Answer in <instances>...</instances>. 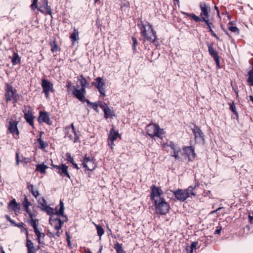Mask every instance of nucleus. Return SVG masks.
<instances>
[{"label": "nucleus", "mask_w": 253, "mask_h": 253, "mask_svg": "<svg viewBox=\"0 0 253 253\" xmlns=\"http://www.w3.org/2000/svg\"><path fill=\"white\" fill-rule=\"evenodd\" d=\"M150 200L153 202L154 210L159 215H166L170 209V205L163 197L164 192L160 187L152 185L150 187Z\"/></svg>", "instance_id": "f257e3e1"}, {"label": "nucleus", "mask_w": 253, "mask_h": 253, "mask_svg": "<svg viewBox=\"0 0 253 253\" xmlns=\"http://www.w3.org/2000/svg\"><path fill=\"white\" fill-rule=\"evenodd\" d=\"M140 34L143 38V42H148L150 43H155L158 41L157 32L153 28L152 25L148 21L141 20L138 23Z\"/></svg>", "instance_id": "f03ea898"}, {"label": "nucleus", "mask_w": 253, "mask_h": 253, "mask_svg": "<svg viewBox=\"0 0 253 253\" xmlns=\"http://www.w3.org/2000/svg\"><path fill=\"white\" fill-rule=\"evenodd\" d=\"M200 16H197L194 13H189L184 11H181V14L188 16L193 19L196 22H203L209 19L211 12V7L207 4L205 2H201L200 4Z\"/></svg>", "instance_id": "7ed1b4c3"}, {"label": "nucleus", "mask_w": 253, "mask_h": 253, "mask_svg": "<svg viewBox=\"0 0 253 253\" xmlns=\"http://www.w3.org/2000/svg\"><path fill=\"white\" fill-rule=\"evenodd\" d=\"M198 185L199 182H197L194 186H189L186 189H178L171 191L176 200L183 202L189 197L196 196V194L195 192V189Z\"/></svg>", "instance_id": "20e7f679"}, {"label": "nucleus", "mask_w": 253, "mask_h": 253, "mask_svg": "<svg viewBox=\"0 0 253 253\" xmlns=\"http://www.w3.org/2000/svg\"><path fill=\"white\" fill-rule=\"evenodd\" d=\"M4 96L6 103L12 101L15 104L19 100L20 95L17 93L16 90L10 84L5 83Z\"/></svg>", "instance_id": "39448f33"}, {"label": "nucleus", "mask_w": 253, "mask_h": 253, "mask_svg": "<svg viewBox=\"0 0 253 253\" xmlns=\"http://www.w3.org/2000/svg\"><path fill=\"white\" fill-rule=\"evenodd\" d=\"M145 129L147 134L151 138H154L155 136L160 138L164 134L163 129L160 128L156 124H150L146 126Z\"/></svg>", "instance_id": "423d86ee"}, {"label": "nucleus", "mask_w": 253, "mask_h": 253, "mask_svg": "<svg viewBox=\"0 0 253 253\" xmlns=\"http://www.w3.org/2000/svg\"><path fill=\"white\" fill-rule=\"evenodd\" d=\"M67 220L66 215H52L49 217V222L52 226L56 230H59L61 229L64 222Z\"/></svg>", "instance_id": "0eeeda50"}, {"label": "nucleus", "mask_w": 253, "mask_h": 253, "mask_svg": "<svg viewBox=\"0 0 253 253\" xmlns=\"http://www.w3.org/2000/svg\"><path fill=\"white\" fill-rule=\"evenodd\" d=\"M18 124V121L11 120L9 121L8 125L7 126V134H11L12 137L15 139H18L19 138L20 133L17 127Z\"/></svg>", "instance_id": "6e6552de"}, {"label": "nucleus", "mask_w": 253, "mask_h": 253, "mask_svg": "<svg viewBox=\"0 0 253 253\" xmlns=\"http://www.w3.org/2000/svg\"><path fill=\"white\" fill-rule=\"evenodd\" d=\"M59 206L60 208L59 210H58L57 207H56L55 209H54L47 205L43 210H42V211H45L47 214L49 215L50 216L52 215L56 214L63 216L64 207L63 202L62 200L60 201Z\"/></svg>", "instance_id": "1a4fd4ad"}, {"label": "nucleus", "mask_w": 253, "mask_h": 253, "mask_svg": "<svg viewBox=\"0 0 253 253\" xmlns=\"http://www.w3.org/2000/svg\"><path fill=\"white\" fill-rule=\"evenodd\" d=\"M82 165L83 168L85 169V170L90 171L93 170L96 167L94 158L88 156L87 155H85L84 157Z\"/></svg>", "instance_id": "9d476101"}, {"label": "nucleus", "mask_w": 253, "mask_h": 253, "mask_svg": "<svg viewBox=\"0 0 253 253\" xmlns=\"http://www.w3.org/2000/svg\"><path fill=\"white\" fill-rule=\"evenodd\" d=\"M24 113V118L26 122L28 123L33 128L34 127V116L33 115V109L32 107L29 106H25L23 110Z\"/></svg>", "instance_id": "9b49d317"}, {"label": "nucleus", "mask_w": 253, "mask_h": 253, "mask_svg": "<svg viewBox=\"0 0 253 253\" xmlns=\"http://www.w3.org/2000/svg\"><path fill=\"white\" fill-rule=\"evenodd\" d=\"M92 85L96 87L100 95L105 97V83L101 77H97L94 79V82L92 83Z\"/></svg>", "instance_id": "f8f14e48"}, {"label": "nucleus", "mask_w": 253, "mask_h": 253, "mask_svg": "<svg viewBox=\"0 0 253 253\" xmlns=\"http://www.w3.org/2000/svg\"><path fill=\"white\" fill-rule=\"evenodd\" d=\"M51 165L54 168L57 170V172L61 177L63 178L67 177L69 179H71V176L68 170V167L65 164H62L60 165H55L52 164Z\"/></svg>", "instance_id": "ddd939ff"}, {"label": "nucleus", "mask_w": 253, "mask_h": 253, "mask_svg": "<svg viewBox=\"0 0 253 253\" xmlns=\"http://www.w3.org/2000/svg\"><path fill=\"white\" fill-rule=\"evenodd\" d=\"M64 133L65 138L68 139V140L72 141L74 143L80 142V135L76 130L73 131L71 129H64Z\"/></svg>", "instance_id": "4468645a"}, {"label": "nucleus", "mask_w": 253, "mask_h": 253, "mask_svg": "<svg viewBox=\"0 0 253 253\" xmlns=\"http://www.w3.org/2000/svg\"><path fill=\"white\" fill-rule=\"evenodd\" d=\"M41 81V85L42 88V92L44 93L45 97L48 98L49 96V91H54L53 84L52 83L45 79H42Z\"/></svg>", "instance_id": "2eb2a0df"}, {"label": "nucleus", "mask_w": 253, "mask_h": 253, "mask_svg": "<svg viewBox=\"0 0 253 253\" xmlns=\"http://www.w3.org/2000/svg\"><path fill=\"white\" fill-rule=\"evenodd\" d=\"M182 150L185 159H187L188 162H192L194 160L196 154L193 147L185 146L183 147Z\"/></svg>", "instance_id": "dca6fc26"}, {"label": "nucleus", "mask_w": 253, "mask_h": 253, "mask_svg": "<svg viewBox=\"0 0 253 253\" xmlns=\"http://www.w3.org/2000/svg\"><path fill=\"white\" fill-rule=\"evenodd\" d=\"M164 147H169L172 150V153H170V156L173 157L175 160L179 159V153L181 152V149L178 147L173 142L169 141V142L164 143L163 144Z\"/></svg>", "instance_id": "f3484780"}, {"label": "nucleus", "mask_w": 253, "mask_h": 253, "mask_svg": "<svg viewBox=\"0 0 253 253\" xmlns=\"http://www.w3.org/2000/svg\"><path fill=\"white\" fill-rule=\"evenodd\" d=\"M120 136L118 130H115L114 127H112L110 130L108 137L107 141L108 145L111 149H113L114 146V141Z\"/></svg>", "instance_id": "a211bd4d"}, {"label": "nucleus", "mask_w": 253, "mask_h": 253, "mask_svg": "<svg viewBox=\"0 0 253 253\" xmlns=\"http://www.w3.org/2000/svg\"><path fill=\"white\" fill-rule=\"evenodd\" d=\"M73 94L82 102H84L85 100H87V99L85 98L86 90L84 88L81 87V89H79L76 86H74Z\"/></svg>", "instance_id": "6ab92c4d"}, {"label": "nucleus", "mask_w": 253, "mask_h": 253, "mask_svg": "<svg viewBox=\"0 0 253 253\" xmlns=\"http://www.w3.org/2000/svg\"><path fill=\"white\" fill-rule=\"evenodd\" d=\"M31 206V203L29 202L26 197H25L24 200L22 203V206L24 211L27 213L30 218H34L37 215V212L34 210H30L29 208Z\"/></svg>", "instance_id": "aec40b11"}, {"label": "nucleus", "mask_w": 253, "mask_h": 253, "mask_svg": "<svg viewBox=\"0 0 253 253\" xmlns=\"http://www.w3.org/2000/svg\"><path fill=\"white\" fill-rule=\"evenodd\" d=\"M192 130L196 141H204V134L198 126L194 124Z\"/></svg>", "instance_id": "412c9836"}, {"label": "nucleus", "mask_w": 253, "mask_h": 253, "mask_svg": "<svg viewBox=\"0 0 253 253\" xmlns=\"http://www.w3.org/2000/svg\"><path fill=\"white\" fill-rule=\"evenodd\" d=\"M38 10L42 13L51 15L52 12L50 7L48 5V0H43V3L41 4L37 8Z\"/></svg>", "instance_id": "4be33fe9"}, {"label": "nucleus", "mask_w": 253, "mask_h": 253, "mask_svg": "<svg viewBox=\"0 0 253 253\" xmlns=\"http://www.w3.org/2000/svg\"><path fill=\"white\" fill-rule=\"evenodd\" d=\"M38 120L40 123H45L48 125L51 124L49 114L47 112L40 111Z\"/></svg>", "instance_id": "5701e85b"}, {"label": "nucleus", "mask_w": 253, "mask_h": 253, "mask_svg": "<svg viewBox=\"0 0 253 253\" xmlns=\"http://www.w3.org/2000/svg\"><path fill=\"white\" fill-rule=\"evenodd\" d=\"M8 206L9 209H11L14 212H18L20 210V205L16 202L14 199L9 202Z\"/></svg>", "instance_id": "b1692460"}, {"label": "nucleus", "mask_w": 253, "mask_h": 253, "mask_svg": "<svg viewBox=\"0 0 253 253\" xmlns=\"http://www.w3.org/2000/svg\"><path fill=\"white\" fill-rule=\"evenodd\" d=\"M101 109L103 111L104 113V118L107 119L108 118H111L114 116V113L113 110H111L108 105L104 108L103 106H101Z\"/></svg>", "instance_id": "393cba45"}, {"label": "nucleus", "mask_w": 253, "mask_h": 253, "mask_svg": "<svg viewBox=\"0 0 253 253\" xmlns=\"http://www.w3.org/2000/svg\"><path fill=\"white\" fill-rule=\"evenodd\" d=\"M250 63L252 65V68L247 75L248 77L247 81L251 86H253V58L250 60Z\"/></svg>", "instance_id": "a878e982"}, {"label": "nucleus", "mask_w": 253, "mask_h": 253, "mask_svg": "<svg viewBox=\"0 0 253 253\" xmlns=\"http://www.w3.org/2000/svg\"><path fill=\"white\" fill-rule=\"evenodd\" d=\"M203 22L206 24L207 29H209V32L211 34V35L216 38V40H219V37L216 35V34L214 33L211 28L212 23L210 21V19L204 21Z\"/></svg>", "instance_id": "bb28decb"}, {"label": "nucleus", "mask_w": 253, "mask_h": 253, "mask_svg": "<svg viewBox=\"0 0 253 253\" xmlns=\"http://www.w3.org/2000/svg\"><path fill=\"white\" fill-rule=\"evenodd\" d=\"M207 45L208 47V51L211 56L212 57L213 59L219 57L218 52L214 49L213 46V44L212 43H208Z\"/></svg>", "instance_id": "cd10ccee"}, {"label": "nucleus", "mask_w": 253, "mask_h": 253, "mask_svg": "<svg viewBox=\"0 0 253 253\" xmlns=\"http://www.w3.org/2000/svg\"><path fill=\"white\" fill-rule=\"evenodd\" d=\"M43 133V132H40V136L37 139V142L39 144V148L42 150L44 149L48 146V143L46 142H44L42 139V135Z\"/></svg>", "instance_id": "c85d7f7f"}, {"label": "nucleus", "mask_w": 253, "mask_h": 253, "mask_svg": "<svg viewBox=\"0 0 253 253\" xmlns=\"http://www.w3.org/2000/svg\"><path fill=\"white\" fill-rule=\"evenodd\" d=\"M14 226L20 228L21 232L25 233L26 235V237L28 236V232L27 229L26 227V225L23 222H20V223H15Z\"/></svg>", "instance_id": "c756f323"}, {"label": "nucleus", "mask_w": 253, "mask_h": 253, "mask_svg": "<svg viewBox=\"0 0 253 253\" xmlns=\"http://www.w3.org/2000/svg\"><path fill=\"white\" fill-rule=\"evenodd\" d=\"M48 168V167L46 165H44V163H42L36 165V170L40 172L41 174H45V170Z\"/></svg>", "instance_id": "7c9ffc66"}, {"label": "nucleus", "mask_w": 253, "mask_h": 253, "mask_svg": "<svg viewBox=\"0 0 253 253\" xmlns=\"http://www.w3.org/2000/svg\"><path fill=\"white\" fill-rule=\"evenodd\" d=\"M21 61L20 57L17 52H14L12 57L11 58V62L13 65H16L20 63Z\"/></svg>", "instance_id": "2f4dec72"}, {"label": "nucleus", "mask_w": 253, "mask_h": 253, "mask_svg": "<svg viewBox=\"0 0 253 253\" xmlns=\"http://www.w3.org/2000/svg\"><path fill=\"white\" fill-rule=\"evenodd\" d=\"M29 223L30 225L33 227L34 231L38 230V226L39 225V221L38 219H34L33 218H31V219L29 220Z\"/></svg>", "instance_id": "473e14b6"}, {"label": "nucleus", "mask_w": 253, "mask_h": 253, "mask_svg": "<svg viewBox=\"0 0 253 253\" xmlns=\"http://www.w3.org/2000/svg\"><path fill=\"white\" fill-rule=\"evenodd\" d=\"M50 45L51 51L53 53L60 51V48L57 45V42L55 40H54L53 42L50 43Z\"/></svg>", "instance_id": "72a5a7b5"}, {"label": "nucleus", "mask_w": 253, "mask_h": 253, "mask_svg": "<svg viewBox=\"0 0 253 253\" xmlns=\"http://www.w3.org/2000/svg\"><path fill=\"white\" fill-rule=\"evenodd\" d=\"M114 248L117 253H126L123 248L122 244H119L118 242H116V243L115 244Z\"/></svg>", "instance_id": "f704fd0d"}, {"label": "nucleus", "mask_w": 253, "mask_h": 253, "mask_svg": "<svg viewBox=\"0 0 253 253\" xmlns=\"http://www.w3.org/2000/svg\"><path fill=\"white\" fill-rule=\"evenodd\" d=\"M35 234L37 236V241L39 244H42L41 239H43L45 237V234L43 233H41L39 229L34 231Z\"/></svg>", "instance_id": "c9c22d12"}, {"label": "nucleus", "mask_w": 253, "mask_h": 253, "mask_svg": "<svg viewBox=\"0 0 253 253\" xmlns=\"http://www.w3.org/2000/svg\"><path fill=\"white\" fill-rule=\"evenodd\" d=\"M85 102L88 105L91 106L92 108L96 112H98V104L97 102H91L88 99L85 100Z\"/></svg>", "instance_id": "e433bc0d"}, {"label": "nucleus", "mask_w": 253, "mask_h": 253, "mask_svg": "<svg viewBox=\"0 0 253 253\" xmlns=\"http://www.w3.org/2000/svg\"><path fill=\"white\" fill-rule=\"evenodd\" d=\"M94 225L96 228L98 236H99L100 238H101V236L104 233V230L103 228L100 225H98L94 223Z\"/></svg>", "instance_id": "4c0bfd02"}, {"label": "nucleus", "mask_w": 253, "mask_h": 253, "mask_svg": "<svg viewBox=\"0 0 253 253\" xmlns=\"http://www.w3.org/2000/svg\"><path fill=\"white\" fill-rule=\"evenodd\" d=\"M70 39L73 42H75L79 39V32L77 30L74 29V32L71 35Z\"/></svg>", "instance_id": "58836bf2"}, {"label": "nucleus", "mask_w": 253, "mask_h": 253, "mask_svg": "<svg viewBox=\"0 0 253 253\" xmlns=\"http://www.w3.org/2000/svg\"><path fill=\"white\" fill-rule=\"evenodd\" d=\"M38 202L39 205H40L39 207L42 210H43L44 207L47 206L45 200L42 197L39 198Z\"/></svg>", "instance_id": "ea45409f"}, {"label": "nucleus", "mask_w": 253, "mask_h": 253, "mask_svg": "<svg viewBox=\"0 0 253 253\" xmlns=\"http://www.w3.org/2000/svg\"><path fill=\"white\" fill-rule=\"evenodd\" d=\"M230 106V110L233 113V114L236 116V118H238V113L236 109V107L234 104V101H232L231 103H229Z\"/></svg>", "instance_id": "a19ab883"}, {"label": "nucleus", "mask_w": 253, "mask_h": 253, "mask_svg": "<svg viewBox=\"0 0 253 253\" xmlns=\"http://www.w3.org/2000/svg\"><path fill=\"white\" fill-rule=\"evenodd\" d=\"M232 22L229 23L228 26V29H229V30H230L232 32L239 34V29L236 26H232Z\"/></svg>", "instance_id": "79ce46f5"}, {"label": "nucleus", "mask_w": 253, "mask_h": 253, "mask_svg": "<svg viewBox=\"0 0 253 253\" xmlns=\"http://www.w3.org/2000/svg\"><path fill=\"white\" fill-rule=\"evenodd\" d=\"M131 40L132 41V49L133 50V52L134 53H135L136 52V46L138 44V42L136 38L134 37H131Z\"/></svg>", "instance_id": "37998d69"}, {"label": "nucleus", "mask_w": 253, "mask_h": 253, "mask_svg": "<svg viewBox=\"0 0 253 253\" xmlns=\"http://www.w3.org/2000/svg\"><path fill=\"white\" fill-rule=\"evenodd\" d=\"M66 160L70 162L71 164H73L74 162V159L72 157L71 154L70 153H66Z\"/></svg>", "instance_id": "c03bdc74"}, {"label": "nucleus", "mask_w": 253, "mask_h": 253, "mask_svg": "<svg viewBox=\"0 0 253 253\" xmlns=\"http://www.w3.org/2000/svg\"><path fill=\"white\" fill-rule=\"evenodd\" d=\"M38 0H33L32 3L31 5V8L34 11L38 8Z\"/></svg>", "instance_id": "a18cd8bd"}, {"label": "nucleus", "mask_w": 253, "mask_h": 253, "mask_svg": "<svg viewBox=\"0 0 253 253\" xmlns=\"http://www.w3.org/2000/svg\"><path fill=\"white\" fill-rule=\"evenodd\" d=\"M80 83L81 85V87L85 89L87 84V81L85 78L83 80H81V82Z\"/></svg>", "instance_id": "49530a36"}, {"label": "nucleus", "mask_w": 253, "mask_h": 253, "mask_svg": "<svg viewBox=\"0 0 253 253\" xmlns=\"http://www.w3.org/2000/svg\"><path fill=\"white\" fill-rule=\"evenodd\" d=\"M27 240H26V247L27 248H29L30 247H32L34 246L33 242L28 239V236L26 237Z\"/></svg>", "instance_id": "de8ad7c7"}, {"label": "nucleus", "mask_w": 253, "mask_h": 253, "mask_svg": "<svg viewBox=\"0 0 253 253\" xmlns=\"http://www.w3.org/2000/svg\"><path fill=\"white\" fill-rule=\"evenodd\" d=\"M198 245V242H193L191 244L190 247L191 248V250L193 252L194 250H195L196 249V247Z\"/></svg>", "instance_id": "09e8293b"}, {"label": "nucleus", "mask_w": 253, "mask_h": 253, "mask_svg": "<svg viewBox=\"0 0 253 253\" xmlns=\"http://www.w3.org/2000/svg\"><path fill=\"white\" fill-rule=\"evenodd\" d=\"M66 129H71L73 131L76 130V128L74 126V124L72 123L70 126H67L65 127Z\"/></svg>", "instance_id": "8fccbe9b"}, {"label": "nucleus", "mask_w": 253, "mask_h": 253, "mask_svg": "<svg viewBox=\"0 0 253 253\" xmlns=\"http://www.w3.org/2000/svg\"><path fill=\"white\" fill-rule=\"evenodd\" d=\"M27 253H36V250L34 246L27 248Z\"/></svg>", "instance_id": "3c124183"}, {"label": "nucleus", "mask_w": 253, "mask_h": 253, "mask_svg": "<svg viewBox=\"0 0 253 253\" xmlns=\"http://www.w3.org/2000/svg\"><path fill=\"white\" fill-rule=\"evenodd\" d=\"M5 218H6V219L9 221V222H10V223H11L13 226L14 225V224H15V223H16V222H15L13 220H12V219L10 218V217L9 215H5Z\"/></svg>", "instance_id": "603ef678"}, {"label": "nucleus", "mask_w": 253, "mask_h": 253, "mask_svg": "<svg viewBox=\"0 0 253 253\" xmlns=\"http://www.w3.org/2000/svg\"><path fill=\"white\" fill-rule=\"evenodd\" d=\"M214 61L216 63V67L217 69H220V60H219V57H217L216 58L214 59Z\"/></svg>", "instance_id": "864d4df0"}, {"label": "nucleus", "mask_w": 253, "mask_h": 253, "mask_svg": "<svg viewBox=\"0 0 253 253\" xmlns=\"http://www.w3.org/2000/svg\"><path fill=\"white\" fill-rule=\"evenodd\" d=\"M66 235L67 237V241L68 246H70L71 244V241H70V236L68 234L67 232H66Z\"/></svg>", "instance_id": "5fc2aeb1"}, {"label": "nucleus", "mask_w": 253, "mask_h": 253, "mask_svg": "<svg viewBox=\"0 0 253 253\" xmlns=\"http://www.w3.org/2000/svg\"><path fill=\"white\" fill-rule=\"evenodd\" d=\"M97 103L98 104V106H99L100 108L101 106H103L104 108H105L107 105L106 103L103 102L102 101H98Z\"/></svg>", "instance_id": "6e6d98bb"}, {"label": "nucleus", "mask_w": 253, "mask_h": 253, "mask_svg": "<svg viewBox=\"0 0 253 253\" xmlns=\"http://www.w3.org/2000/svg\"><path fill=\"white\" fill-rule=\"evenodd\" d=\"M186 253H193V251L191 250L189 246H187L185 248Z\"/></svg>", "instance_id": "4d7b16f0"}, {"label": "nucleus", "mask_w": 253, "mask_h": 253, "mask_svg": "<svg viewBox=\"0 0 253 253\" xmlns=\"http://www.w3.org/2000/svg\"><path fill=\"white\" fill-rule=\"evenodd\" d=\"M31 193L33 194V195L35 196L36 198H37L39 195V193L37 190L35 191L34 190L33 191H32Z\"/></svg>", "instance_id": "13d9d810"}, {"label": "nucleus", "mask_w": 253, "mask_h": 253, "mask_svg": "<svg viewBox=\"0 0 253 253\" xmlns=\"http://www.w3.org/2000/svg\"><path fill=\"white\" fill-rule=\"evenodd\" d=\"M27 188L28 189V190L31 192H32V191L34 190V186L33 184H30L29 185H28L27 186Z\"/></svg>", "instance_id": "bf43d9fd"}, {"label": "nucleus", "mask_w": 253, "mask_h": 253, "mask_svg": "<svg viewBox=\"0 0 253 253\" xmlns=\"http://www.w3.org/2000/svg\"><path fill=\"white\" fill-rule=\"evenodd\" d=\"M71 84H72V83L71 81H68L67 82V84H66V87H67V88L68 89H69L71 86Z\"/></svg>", "instance_id": "052dcab7"}, {"label": "nucleus", "mask_w": 253, "mask_h": 253, "mask_svg": "<svg viewBox=\"0 0 253 253\" xmlns=\"http://www.w3.org/2000/svg\"><path fill=\"white\" fill-rule=\"evenodd\" d=\"M204 196H209L210 197H211L210 195L211 194V191H207L204 192Z\"/></svg>", "instance_id": "680f3d73"}, {"label": "nucleus", "mask_w": 253, "mask_h": 253, "mask_svg": "<svg viewBox=\"0 0 253 253\" xmlns=\"http://www.w3.org/2000/svg\"><path fill=\"white\" fill-rule=\"evenodd\" d=\"M16 163L17 165H18L19 164V155L18 153H16Z\"/></svg>", "instance_id": "e2e57ef3"}, {"label": "nucleus", "mask_w": 253, "mask_h": 253, "mask_svg": "<svg viewBox=\"0 0 253 253\" xmlns=\"http://www.w3.org/2000/svg\"><path fill=\"white\" fill-rule=\"evenodd\" d=\"M221 230V227H220L219 229H217L215 231L214 234H220Z\"/></svg>", "instance_id": "0e129e2a"}, {"label": "nucleus", "mask_w": 253, "mask_h": 253, "mask_svg": "<svg viewBox=\"0 0 253 253\" xmlns=\"http://www.w3.org/2000/svg\"><path fill=\"white\" fill-rule=\"evenodd\" d=\"M84 79H85V78L84 77V76L83 75H81L78 77V80L80 82H81V80H83Z\"/></svg>", "instance_id": "69168bd1"}, {"label": "nucleus", "mask_w": 253, "mask_h": 253, "mask_svg": "<svg viewBox=\"0 0 253 253\" xmlns=\"http://www.w3.org/2000/svg\"><path fill=\"white\" fill-rule=\"evenodd\" d=\"M74 167V168L77 169H79V168L78 166V165L75 163V162L73 163V164H72Z\"/></svg>", "instance_id": "338daca9"}, {"label": "nucleus", "mask_w": 253, "mask_h": 253, "mask_svg": "<svg viewBox=\"0 0 253 253\" xmlns=\"http://www.w3.org/2000/svg\"><path fill=\"white\" fill-rule=\"evenodd\" d=\"M249 218L251 223H253V216L249 215Z\"/></svg>", "instance_id": "774afa93"}]
</instances>
